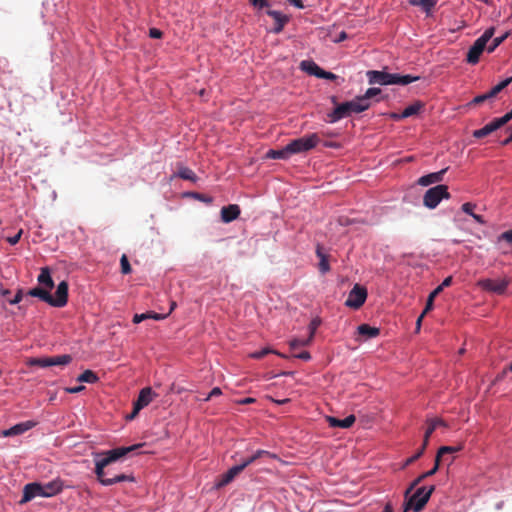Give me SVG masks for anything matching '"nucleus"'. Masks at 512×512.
Here are the masks:
<instances>
[{
  "instance_id": "40",
  "label": "nucleus",
  "mask_w": 512,
  "mask_h": 512,
  "mask_svg": "<svg viewBox=\"0 0 512 512\" xmlns=\"http://www.w3.org/2000/svg\"><path fill=\"white\" fill-rule=\"evenodd\" d=\"M312 342V339L311 338H306V339H293L290 341V348L292 350H295L297 349L298 347H301V346H307L309 345L310 343Z\"/></svg>"
},
{
  "instance_id": "59",
  "label": "nucleus",
  "mask_w": 512,
  "mask_h": 512,
  "mask_svg": "<svg viewBox=\"0 0 512 512\" xmlns=\"http://www.w3.org/2000/svg\"><path fill=\"white\" fill-rule=\"evenodd\" d=\"M426 313H424V311L421 313V315L417 318V321H416V331L418 332L420 330V327H421V323H422V320L424 318Z\"/></svg>"
},
{
  "instance_id": "3",
  "label": "nucleus",
  "mask_w": 512,
  "mask_h": 512,
  "mask_svg": "<svg viewBox=\"0 0 512 512\" xmlns=\"http://www.w3.org/2000/svg\"><path fill=\"white\" fill-rule=\"evenodd\" d=\"M366 110L367 106L364 105L357 96L351 101L338 104L330 113H328V122L336 123L339 120L350 116L352 113H361Z\"/></svg>"
},
{
  "instance_id": "37",
  "label": "nucleus",
  "mask_w": 512,
  "mask_h": 512,
  "mask_svg": "<svg viewBox=\"0 0 512 512\" xmlns=\"http://www.w3.org/2000/svg\"><path fill=\"white\" fill-rule=\"evenodd\" d=\"M270 353H274V354H277V355L283 357L282 354H280V353H278V352H276V351H274V350H272L270 348H263V349H261L259 351H255V352L251 353L249 356L251 358H254V359H262V358H264L266 355H268Z\"/></svg>"
},
{
  "instance_id": "33",
  "label": "nucleus",
  "mask_w": 512,
  "mask_h": 512,
  "mask_svg": "<svg viewBox=\"0 0 512 512\" xmlns=\"http://www.w3.org/2000/svg\"><path fill=\"white\" fill-rule=\"evenodd\" d=\"M79 382L85 383H96L99 380V377L92 370H85L82 374H80L77 378Z\"/></svg>"
},
{
  "instance_id": "23",
  "label": "nucleus",
  "mask_w": 512,
  "mask_h": 512,
  "mask_svg": "<svg viewBox=\"0 0 512 512\" xmlns=\"http://www.w3.org/2000/svg\"><path fill=\"white\" fill-rule=\"evenodd\" d=\"M45 497H52L60 493L63 489V483L61 480L56 479L48 483L42 484Z\"/></svg>"
},
{
  "instance_id": "24",
  "label": "nucleus",
  "mask_w": 512,
  "mask_h": 512,
  "mask_svg": "<svg viewBox=\"0 0 512 512\" xmlns=\"http://www.w3.org/2000/svg\"><path fill=\"white\" fill-rule=\"evenodd\" d=\"M39 284L43 285L45 289L51 290L54 287V281L50 274V269L48 267L41 268V272L37 278Z\"/></svg>"
},
{
  "instance_id": "47",
  "label": "nucleus",
  "mask_w": 512,
  "mask_h": 512,
  "mask_svg": "<svg viewBox=\"0 0 512 512\" xmlns=\"http://www.w3.org/2000/svg\"><path fill=\"white\" fill-rule=\"evenodd\" d=\"M149 36L154 39H160L163 36V33L161 30L157 28H150L149 29Z\"/></svg>"
},
{
  "instance_id": "31",
  "label": "nucleus",
  "mask_w": 512,
  "mask_h": 512,
  "mask_svg": "<svg viewBox=\"0 0 512 512\" xmlns=\"http://www.w3.org/2000/svg\"><path fill=\"white\" fill-rule=\"evenodd\" d=\"M266 158H269V159H283V160H287L290 158L289 156V152L287 150V146L283 147L282 149H279V150H269L267 153H266Z\"/></svg>"
},
{
  "instance_id": "41",
  "label": "nucleus",
  "mask_w": 512,
  "mask_h": 512,
  "mask_svg": "<svg viewBox=\"0 0 512 512\" xmlns=\"http://www.w3.org/2000/svg\"><path fill=\"white\" fill-rule=\"evenodd\" d=\"M321 325V319L316 317L314 319L311 320L310 324H309V338H311L313 340L314 338V335H315V332L317 330V328Z\"/></svg>"
},
{
  "instance_id": "44",
  "label": "nucleus",
  "mask_w": 512,
  "mask_h": 512,
  "mask_svg": "<svg viewBox=\"0 0 512 512\" xmlns=\"http://www.w3.org/2000/svg\"><path fill=\"white\" fill-rule=\"evenodd\" d=\"M250 4L256 9H263L270 7V0H248Z\"/></svg>"
},
{
  "instance_id": "61",
  "label": "nucleus",
  "mask_w": 512,
  "mask_h": 512,
  "mask_svg": "<svg viewBox=\"0 0 512 512\" xmlns=\"http://www.w3.org/2000/svg\"><path fill=\"white\" fill-rule=\"evenodd\" d=\"M138 413L139 412H136V405L133 403V411L131 412V414L126 416V419L133 420L138 415Z\"/></svg>"
},
{
  "instance_id": "15",
  "label": "nucleus",
  "mask_w": 512,
  "mask_h": 512,
  "mask_svg": "<svg viewBox=\"0 0 512 512\" xmlns=\"http://www.w3.org/2000/svg\"><path fill=\"white\" fill-rule=\"evenodd\" d=\"M266 14L273 18L274 27L272 32L275 34H279L283 31L285 25L290 21V17L288 15L283 14L280 11L267 9Z\"/></svg>"
},
{
  "instance_id": "16",
  "label": "nucleus",
  "mask_w": 512,
  "mask_h": 512,
  "mask_svg": "<svg viewBox=\"0 0 512 512\" xmlns=\"http://www.w3.org/2000/svg\"><path fill=\"white\" fill-rule=\"evenodd\" d=\"M156 396L157 394L152 390L151 387L143 388L140 391L137 400L134 402L136 405V412H140L141 409L148 406Z\"/></svg>"
},
{
  "instance_id": "54",
  "label": "nucleus",
  "mask_w": 512,
  "mask_h": 512,
  "mask_svg": "<svg viewBox=\"0 0 512 512\" xmlns=\"http://www.w3.org/2000/svg\"><path fill=\"white\" fill-rule=\"evenodd\" d=\"M84 389H85V386L80 385V386H76V387L66 388L65 391L70 394H76V393L83 391Z\"/></svg>"
},
{
  "instance_id": "2",
  "label": "nucleus",
  "mask_w": 512,
  "mask_h": 512,
  "mask_svg": "<svg viewBox=\"0 0 512 512\" xmlns=\"http://www.w3.org/2000/svg\"><path fill=\"white\" fill-rule=\"evenodd\" d=\"M369 84L379 85H408L418 81L420 76L400 75L396 73H388L386 71L369 70L366 73Z\"/></svg>"
},
{
  "instance_id": "52",
  "label": "nucleus",
  "mask_w": 512,
  "mask_h": 512,
  "mask_svg": "<svg viewBox=\"0 0 512 512\" xmlns=\"http://www.w3.org/2000/svg\"><path fill=\"white\" fill-rule=\"evenodd\" d=\"M23 298V291L20 289L17 291L13 299L9 300L10 304H18Z\"/></svg>"
},
{
  "instance_id": "60",
  "label": "nucleus",
  "mask_w": 512,
  "mask_h": 512,
  "mask_svg": "<svg viewBox=\"0 0 512 512\" xmlns=\"http://www.w3.org/2000/svg\"><path fill=\"white\" fill-rule=\"evenodd\" d=\"M287 1L297 8L302 9L304 7L303 2L301 0H287Z\"/></svg>"
},
{
  "instance_id": "38",
  "label": "nucleus",
  "mask_w": 512,
  "mask_h": 512,
  "mask_svg": "<svg viewBox=\"0 0 512 512\" xmlns=\"http://www.w3.org/2000/svg\"><path fill=\"white\" fill-rule=\"evenodd\" d=\"M427 446L428 445L423 442L421 447L417 450V452L405 461L404 466H408V465L412 464L413 462H415L416 460H418L424 454Z\"/></svg>"
},
{
  "instance_id": "49",
  "label": "nucleus",
  "mask_w": 512,
  "mask_h": 512,
  "mask_svg": "<svg viewBox=\"0 0 512 512\" xmlns=\"http://www.w3.org/2000/svg\"><path fill=\"white\" fill-rule=\"evenodd\" d=\"M500 239L512 244V229L503 232Z\"/></svg>"
},
{
  "instance_id": "27",
  "label": "nucleus",
  "mask_w": 512,
  "mask_h": 512,
  "mask_svg": "<svg viewBox=\"0 0 512 512\" xmlns=\"http://www.w3.org/2000/svg\"><path fill=\"white\" fill-rule=\"evenodd\" d=\"M424 108V103L416 101L413 104L407 106L401 113L402 117L408 118L417 115Z\"/></svg>"
},
{
  "instance_id": "13",
  "label": "nucleus",
  "mask_w": 512,
  "mask_h": 512,
  "mask_svg": "<svg viewBox=\"0 0 512 512\" xmlns=\"http://www.w3.org/2000/svg\"><path fill=\"white\" fill-rule=\"evenodd\" d=\"M68 301V283L62 281L58 284L54 296L50 294L49 305L53 307H64Z\"/></svg>"
},
{
  "instance_id": "11",
  "label": "nucleus",
  "mask_w": 512,
  "mask_h": 512,
  "mask_svg": "<svg viewBox=\"0 0 512 512\" xmlns=\"http://www.w3.org/2000/svg\"><path fill=\"white\" fill-rule=\"evenodd\" d=\"M366 298V288L356 284L349 292L348 298L345 301V305L353 309H359L365 303Z\"/></svg>"
},
{
  "instance_id": "22",
  "label": "nucleus",
  "mask_w": 512,
  "mask_h": 512,
  "mask_svg": "<svg viewBox=\"0 0 512 512\" xmlns=\"http://www.w3.org/2000/svg\"><path fill=\"white\" fill-rule=\"evenodd\" d=\"M427 425L428 426L424 434L423 442L428 445L431 435L433 434V432H436V428L446 427V423L440 418H433L427 420Z\"/></svg>"
},
{
  "instance_id": "51",
  "label": "nucleus",
  "mask_w": 512,
  "mask_h": 512,
  "mask_svg": "<svg viewBox=\"0 0 512 512\" xmlns=\"http://www.w3.org/2000/svg\"><path fill=\"white\" fill-rule=\"evenodd\" d=\"M22 236V230H20L16 235L12 236V237H8L7 238V241L11 244V245H16L20 238Z\"/></svg>"
},
{
  "instance_id": "29",
  "label": "nucleus",
  "mask_w": 512,
  "mask_h": 512,
  "mask_svg": "<svg viewBox=\"0 0 512 512\" xmlns=\"http://www.w3.org/2000/svg\"><path fill=\"white\" fill-rule=\"evenodd\" d=\"M380 93H381L380 88L373 87V88L367 89V91L365 92L364 95H361L358 97L361 100V102L367 106V109H369L371 106V99L374 98L375 96L379 95Z\"/></svg>"
},
{
  "instance_id": "6",
  "label": "nucleus",
  "mask_w": 512,
  "mask_h": 512,
  "mask_svg": "<svg viewBox=\"0 0 512 512\" xmlns=\"http://www.w3.org/2000/svg\"><path fill=\"white\" fill-rule=\"evenodd\" d=\"M495 32L494 27H490L473 43L469 48L466 61L469 64L475 65L479 62L480 56L483 53L488 41L493 37Z\"/></svg>"
},
{
  "instance_id": "4",
  "label": "nucleus",
  "mask_w": 512,
  "mask_h": 512,
  "mask_svg": "<svg viewBox=\"0 0 512 512\" xmlns=\"http://www.w3.org/2000/svg\"><path fill=\"white\" fill-rule=\"evenodd\" d=\"M261 457H274V455H272L269 451L266 450H257L252 456L243 460L242 463L231 467L225 474H223L221 479L216 483V487L222 488L226 486L248 465L252 464Z\"/></svg>"
},
{
  "instance_id": "32",
  "label": "nucleus",
  "mask_w": 512,
  "mask_h": 512,
  "mask_svg": "<svg viewBox=\"0 0 512 512\" xmlns=\"http://www.w3.org/2000/svg\"><path fill=\"white\" fill-rule=\"evenodd\" d=\"M434 474H436V469H431L423 474H421L420 476H418L412 483L411 485L409 486V488L405 491V497L408 496V494L417 486L419 485L424 479H426L427 477H430V476H433Z\"/></svg>"
},
{
  "instance_id": "36",
  "label": "nucleus",
  "mask_w": 512,
  "mask_h": 512,
  "mask_svg": "<svg viewBox=\"0 0 512 512\" xmlns=\"http://www.w3.org/2000/svg\"><path fill=\"white\" fill-rule=\"evenodd\" d=\"M510 35V32H505L502 36L493 39L492 43L488 46L487 50L492 53L499 45H501Z\"/></svg>"
},
{
  "instance_id": "28",
  "label": "nucleus",
  "mask_w": 512,
  "mask_h": 512,
  "mask_svg": "<svg viewBox=\"0 0 512 512\" xmlns=\"http://www.w3.org/2000/svg\"><path fill=\"white\" fill-rule=\"evenodd\" d=\"M167 315L155 313V312H146L142 314H135L133 317V323L138 324L146 319H154V320H162Z\"/></svg>"
},
{
  "instance_id": "25",
  "label": "nucleus",
  "mask_w": 512,
  "mask_h": 512,
  "mask_svg": "<svg viewBox=\"0 0 512 512\" xmlns=\"http://www.w3.org/2000/svg\"><path fill=\"white\" fill-rule=\"evenodd\" d=\"M359 335L365 336L366 338H375L380 334V329L372 327L368 324H361L357 328Z\"/></svg>"
},
{
  "instance_id": "56",
  "label": "nucleus",
  "mask_w": 512,
  "mask_h": 512,
  "mask_svg": "<svg viewBox=\"0 0 512 512\" xmlns=\"http://www.w3.org/2000/svg\"><path fill=\"white\" fill-rule=\"evenodd\" d=\"M444 455H440L439 454V451L437 452L436 454V457H435V463H434V466L432 469H436V472L438 471L439 467H440V462H441V459Z\"/></svg>"
},
{
  "instance_id": "8",
  "label": "nucleus",
  "mask_w": 512,
  "mask_h": 512,
  "mask_svg": "<svg viewBox=\"0 0 512 512\" xmlns=\"http://www.w3.org/2000/svg\"><path fill=\"white\" fill-rule=\"evenodd\" d=\"M450 193L448 187L443 184H439L435 187L428 189L423 197V204L429 208L434 209L438 206L442 199H449Z\"/></svg>"
},
{
  "instance_id": "10",
  "label": "nucleus",
  "mask_w": 512,
  "mask_h": 512,
  "mask_svg": "<svg viewBox=\"0 0 512 512\" xmlns=\"http://www.w3.org/2000/svg\"><path fill=\"white\" fill-rule=\"evenodd\" d=\"M510 284V279L508 277H504L502 279H490V278H484L480 279L477 282V286L481 288L482 290L497 294V295H503L508 286Z\"/></svg>"
},
{
  "instance_id": "1",
  "label": "nucleus",
  "mask_w": 512,
  "mask_h": 512,
  "mask_svg": "<svg viewBox=\"0 0 512 512\" xmlns=\"http://www.w3.org/2000/svg\"><path fill=\"white\" fill-rule=\"evenodd\" d=\"M141 446H142V444H137V445H132L129 447H118V448L111 449L108 451L96 453L94 455V462H95L94 472H95L97 480L103 486H111L113 484H116L119 482H124V481L134 482L135 478L132 475H126V474H119V475H115L114 477L107 478V477H105V475H106L105 468Z\"/></svg>"
},
{
  "instance_id": "20",
  "label": "nucleus",
  "mask_w": 512,
  "mask_h": 512,
  "mask_svg": "<svg viewBox=\"0 0 512 512\" xmlns=\"http://www.w3.org/2000/svg\"><path fill=\"white\" fill-rule=\"evenodd\" d=\"M34 426H35V422L26 421V422L16 424L9 429L3 430L1 434L4 437L20 435V434L28 431L29 429L33 428Z\"/></svg>"
},
{
  "instance_id": "46",
  "label": "nucleus",
  "mask_w": 512,
  "mask_h": 512,
  "mask_svg": "<svg viewBox=\"0 0 512 512\" xmlns=\"http://www.w3.org/2000/svg\"><path fill=\"white\" fill-rule=\"evenodd\" d=\"M475 207V204L471 202H466L462 205V211L472 216L474 214L473 210Z\"/></svg>"
},
{
  "instance_id": "39",
  "label": "nucleus",
  "mask_w": 512,
  "mask_h": 512,
  "mask_svg": "<svg viewBox=\"0 0 512 512\" xmlns=\"http://www.w3.org/2000/svg\"><path fill=\"white\" fill-rule=\"evenodd\" d=\"M452 284V276L446 277L443 282L432 291V297L438 296L444 288L449 287Z\"/></svg>"
},
{
  "instance_id": "43",
  "label": "nucleus",
  "mask_w": 512,
  "mask_h": 512,
  "mask_svg": "<svg viewBox=\"0 0 512 512\" xmlns=\"http://www.w3.org/2000/svg\"><path fill=\"white\" fill-rule=\"evenodd\" d=\"M120 265H121V272L123 274H129L131 272V266H130L128 258L125 254H123L120 259Z\"/></svg>"
},
{
  "instance_id": "45",
  "label": "nucleus",
  "mask_w": 512,
  "mask_h": 512,
  "mask_svg": "<svg viewBox=\"0 0 512 512\" xmlns=\"http://www.w3.org/2000/svg\"><path fill=\"white\" fill-rule=\"evenodd\" d=\"M489 99H492V98L489 95V93L487 92V93H484V94L474 97L473 100L470 102V105H478V104H481Z\"/></svg>"
},
{
  "instance_id": "12",
  "label": "nucleus",
  "mask_w": 512,
  "mask_h": 512,
  "mask_svg": "<svg viewBox=\"0 0 512 512\" xmlns=\"http://www.w3.org/2000/svg\"><path fill=\"white\" fill-rule=\"evenodd\" d=\"M300 67L309 75L316 76L320 79L335 80L337 78L334 73L323 70L313 61L304 60L301 62Z\"/></svg>"
},
{
  "instance_id": "48",
  "label": "nucleus",
  "mask_w": 512,
  "mask_h": 512,
  "mask_svg": "<svg viewBox=\"0 0 512 512\" xmlns=\"http://www.w3.org/2000/svg\"><path fill=\"white\" fill-rule=\"evenodd\" d=\"M436 300V297H432V292L429 294L425 308L424 313L429 312L433 308V302Z\"/></svg>"
},
{
  "instance_id": "64",
  "label": "nucleus",
  "mask_w": 512,
  "mask_h": 512,
  "mask_svg": "<svg viewBox=\"0 0 512 512\" xmlns=\"http://www.w3.org/2000/svg\"><path fill=\"white\" fill-rule=\"evenodd\" d=\"M382 512H393V507L391 503H387ZM403 512H405V510Z\"/></svg>"
},
{
  "instance_id": "63",
  "label": "nucleus",
  "mask_w": 512,
  "mask_h": 512,
  "mask_svg": "<svg viewBox=\"0 0 512 512\" xmlns=\"http://www.w3.org/2000/svg\"><path fill=\"white\" fill-rule=\"evenodd\" d=\"M256 400L254 398H244L243 400L240 401L241 404H251V403H254Z\"/></svg>"
},
{
  "instance_id": "5",
  "label": "nucleus",
  "mask_w": 512,
  "mask_h": 512,
  "mask_svg": "<svg viewBox=\"0 0 512 512\" xmlns=\"http://www.w3.org/2000/svg\"><path fill=\"white\" fill-rule=\"evenodd\" d=\"M319 142L320 138L318 134L311 133L309 135H305L303 137L292 140L286 146L289 152V156L291 157L294 154H299L312 150L319 144Z\"/></svg>"
},
{
  "instance_id": "18",
  "label": "nucleus",
  "mask_w": 512,
  "mask_h": 512,
  "mask_svg": "<svg viewBox=\"0 0 512 512\" xmlns=\"http://www.w3.org/2000/svg\"><path fill=\"white\" fill-rule=\"evenodd\" d=\"M240 215V207L237 204H230L221 209V220L224 223H230L236 220Z\"/></svg>"
},
{
  "instance_id": "9",
  "label": "nucleus",
  "mask_w": 512,
  "mask_h": 512,
  "mask_svg": "<svg viewBox=\"0 0 512 512\" xmlns=\"http://www.w3.org/2000/svg\"><path fill=\"white\" fill-rule=\"evenodd\" d=\"M72 362V356L69 354H62L56 356H46L39 358H30L27 362L29 366H39L41 368L51 366H66Z\"/></svg>"
},
{
  "instance_id": "30",
  "label": "nucleus",
  "mask_w": 512,
  "mask_h": 512,
  "mask_svg": "<svg viewBox=\"0 0 512 512\" xmlns=\"http://www.w3.org/2000/svg\"><path fill=\"white\" fill-rule=\"evenodd\" d=\"M316 255L320 259L319 269L322 273H326L330 270L327 255L323 252L322 247L317 245Z\"/></svg>"
},
{
  "instance_id": "53",
  "label": "nucleus",
  "mask_w": 512,
  "mask_h": 512,
  "mask_svg": "<svg viewBox=\"0 0 512 512\" xmlns=\"http://www.w3.org/2000/svg\"><path fill=\"white\" fill-rule=\"evenodd\" d=\"M294 357L301 359V360H305V361H308L311 359V355L308 351H302L300 353L294 354Z\"/></svg>"
},
{
  "instance_id": "19",
  "label": "nucleus",
  "mask_w": 512,
  "mask_h": 512,
  "mask_svg": "<svg viewBox=\"0 0 512 512\" xmlns=\"http://www.w3.org/2000/svg\"><path fill=\"white\" fill-rule=\"evenodd\" d=\"M448 168H444L438 172L430 173L424 176H421L418 179V184L421 186H429L434 183H439L443 181L444 175L447 172Z\"/></svg>"
},
{
  "instance_id": "62",
  "label": "nucleus",
  "mask_w": 512,
  "mask_h": 512,
  "mask_svg": "<svg viewBox=\"0 0 512 512\" xmlns=\"http://www.w3.org/2000/svg\"><path fill=\"white\" fill-rule=\"evenodd\" d=\"M472 217H473V219H474L475 221H477V222H478V223H480V224H485V223H486V222H485V220H484V218H483L481 215H479V214H475V213H474V214L472 215Z\"/></svg>"
},
{
  "instance_id": "17",
  "label": "nucleus",
  "mask_w": 512,
  "mask_h": 512,
  "mask_svg": "<svg viewBox=\"0 0 512 512\" xmlns=\"http://www.w3.org/2000/svg\"><path fill=\"white\" fill-rule=\"evenodd\" d=\"M502 128L501 123L499 122L498 118H494L492 121L487 123L484 127L474 130L473 131V137L477 139L484 138L493 132L497 131L498 129Z\"/></svg>"
},
{
  "instance_id": "35",
  "label": "nucleus",
  "mask_w": 512,
  "mask_h": 512,
  "mask_svg": "<svg viewBox=\"0 0 512 512\" xmlns=\"http://www.w3.org/2000/svg\"><path fill=\"white\" fill-rule=\"evenodd\" d=\"M177 176L180 177L181 179L189 180L192 182H195L197 179V176L195 175L193 170H191L188 167H180Z\"/></svg>"
},
{
  "instance_id": "58",
  "label": "nucleus",
  "mask_w": 512,
  "mask_h": 512,
  "mask_svg": "<svg viewBox=\"0 0 512 512\" xmlns=\"http://www.w3.org/2000/svg\"><path fill=\"white\" fill-rule=\"evenodd\" d=\"M501 91H502L501 88L498 85H496L490 91H488V93L491 96V98H494Z\"/></svg>"
},
{
  "instance_id": "57",
  "label": "nucleus",
  "mask_w": 512,
  "mask_h": 512,
  "mask_svg": "<svg viewBox=\"0 0 512 512\" xmlns=\"http://www.w3.org/2000/svg\"><path fill=\"white\" fill-rule=\"evenodd\" d=\"M510 83H512V76L501 81L497 85L501 88V90L505 89Z\"/></svg>"
},
{
  "instance_id": "14",
  "label": "nucleus",
  "mask_w": 512,
  "mask_h": 512,
  "mask_svg": "<svg viewBox=\"0 0 512 512\" xmlns=\"http://www.w3.org/2000/svg\"><path fill=\"white\" fill-rule=\"evenodd\" d=\"M37 496L45 497L42 484L37 482L29 483L24 486L23 496L20 503H27Z\"/></svg>"
},
{
  "instance_id": "34",
  "label": "nucleus",
  "mask_w": 512,
  "mask_h": 512,
  "mask_svg": "<svg viewBox=\"0 0 512 512\" xmlns=\"http://www.w3.org/2000/svg\"><path fill=\"white\" fill-rule=\"evenodd\" d=\"M408 2L413 6L422 7L426 13H429L436 4L434 0H408Z\"/></svg>"
},
{
  "instance_id": "55",
  "label": "nucleus",
  "mask_w": 512,
  "mask_h": 512,
  "mask_svg": "<svg viewBox=\"0 0 512 512\" xmlns=\"http://www.w3.org/2000/svg\"><path fill=\"white\" fill-rule=\"evenodd\" d=\"M506 132H508V133H509V135H508V137H507L506 139H504V140L501 142V144H502L503 146H506V145H508V144H510V143L512 142V127H507V128H506Z\"/></svg>"
},
{
  "instance_id": "42",
  "label": "nucleus",
  "mask_w": 512,
  "mask_h": 512,
  "mask_svg": "<svg viewBox=\"0 0 512 512\" xmlns=\"http://www.w3.org/2000/svg\"><path fill=\"white\" fill-rule=\"evenodd\" d=\"M462 449L461 446H442L439 448L440 455L452 454L460 451Z\"/></svg>"
},
{
  "instance_id": "26",
  "label": "nucleus",
  "mask_w": 512,
  "mask_h": 512,
  "mask_svg": "<svg viewBox=\"0 0 512 512\" xmlns=\"http://www.w3.org/2000/svg\"><path fill=\"white\" fill-rule=\"evenodd\" d=\"M27 295L31 296V297H37V298L41 299L42 301L49 304L50 292H49V290H47L45 288H42V287L32 288L27 292Z\"/></svg>"
},
{
  "instance_id": "50",
  "label": "nucleus",
  "mask_w": 512,
  "mask_h": 512,
  "mask_svg": "<svg viewBox=\"0 0 512 512\" xmlns=\"http://www.w3.org/2000/svg\"><path fill=\"white\" fill-rule=\"evenodd\" d=\"M221 394V389L219 387H214L204 400L209 401L212 397L219 396Z\"/></svg>"
},
{
  "instance_id": "7",
  "label": "nucleus",
  "mask_w": 512,
  "mask_h": 512,
  "mask_svg": "<svg viewBox=\"0 0 512 512\" xmlns=\"http://www.w3.org/2000/svg\"><path fill=\"white\" fill-rule=\"evenodd\" d=\"M434 490L435 486L433 485L429 488H418L416 492L405 502V512L409 509L414 510V512H420L429 501Z\"/></svg>"
},
{
  "instance_id": "21",
  "label": "nucleus",
  "mask_w": 512,
  "mask_h": 512,
  "mask_svg": "<svg viewBox=\"0 0 512 512\" xmlns=\"http://www.w3.org/2000/svg\"><path fill=\"white\" fill-rule=\"evenodd\" d=\"M326 420L330 427L350 428L355 423L356 417L351 414L346 418L340 420L332 416H327Z\"/></svg>"
}]
</instances>
